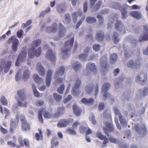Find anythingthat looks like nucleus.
Masks as SVG:
<instances>
[{
	"instance_id": "69168bd1",
	"label": "nucleus",
	"mask_w": 148,
	"mask_h": 148,
	"mask_svg": "<svg viewBox=\"0 0 148 148\" xmlns=\"http://www.w3.org/2000/svg\"><path fill=\"white\" fill-rule=\"evenodd\" d=\"M130 115L131 118H133L134 116L136 115V111L135 109L134 108L133 109H131L130 110Z\"/></svg>"
},
{
	"instance_id": "6e6552de",
	"label": "nucleus",
	"mask_w": 148,
	"mask_h": 148,
	"mask_svg": "<svg viewBox=\"0 0 148 148\" xmlns=\"http://www.w3.org/2000/svg\"><path fill=\"white\" fill-rule=\"evenodd\" d=\"M110 87V84L108 82H106L103 84L102 87V92L104 94L103 95L104 97L106 98L109 97L110 94L107 92Z\"/></svg>"
},
{
	"instance_id": "5701e85b",
	"label": "nucleus",
	"mask_w": 148,
	"mask_h": 148,
	"mask_svg": "<svg viewBox=\"0 0 148 148\" xmlns=\"http://www.w3.org/2000/svg\"><path fill=\"white\" fill-rule=\"evenodd\" d=\"M104 37L105 35L103 32L101 31H100L97 32L95 38L98 42H100L104 40Z\"/></svg>"
},
{
	"instance_id": "20e7f679",
	"label": "nucleus",
	"mask_w": 148,
	"mask_h": 148,
	"mask_svg": "<svg viewBox=\"0 0 148 148\" xmlns=\"http://www.w3.org/2000/svg\"><path fill=\"white\" fill-rule=\"evenodd\" d=\"M41 52L42 48L41 47H38L36 50L34 47H32V48L28 50V55L29 58H32L35 56L37 57L39 56Z\"/></svg>"
},
{
	"instance_id": "a878e982",
	"label": "nucleus",
	"mask_w": 148,
	"mask_h": 148,
	"mask_svg": "<svg viewBox=\"0 0 148 148\" xmlns=\"http://www.w3.org/2000/svg\"><path fill=\"white\" fill-rule=\"evenodd\" d=\"M86 69L91 72H95L96 71V66L93 63H88L86 65Z\"/></svg>"
},
{
	"instance_id": "2eb2a0df",
	"label": "nucleus",
	"mask_w": 148,
	"mask_h": 148,
	"mask_svg": "<svg viewBox=\"0 0 148 148\" xmlns=\"http://www.w3.org/2000/svg\"><path fill=\"white\" fill-rule=\"evenodd\" d=\"M13 40V45L12 46V49L13 51L16 52L17 50V46L19 43L18 40L14 36H13L10 38L8 40L9 42H11Z\"/></svg>"
},
{
	"instance_id": "37998d69",
	"label": "nucleus",
	"mask_w": 148,
	"mask_h": 148,
	"mask_svg": "<svg viewBox=\"0 0 148 148\" xmlns=\"http://www.w3.org/2000/svg\"><path fill=\"white\" fill-rule=\"evenodd\" d=\"M74 129L73 128H69L66 129V132L71 135H76L77 133Z\"/></svg>"
},
{
	"instance_id": "423d86ee",
	"label": "nucleus",
	"mask_w": 148,
	"mask_h": 148,
	"mask_svg": "<svg viewBox=\"0 0 148 148\" xmlns=\"http://www.w3.org/2000/svg\"><path fill=\"white\" fill-rule=\"evenodd\" d=\"M147 80V75L144 73H140L138 74L136 77V80L142 85H145Z\"/></svg>"
},
{
	"instance_id": "c85d7f7f",
	"label": "nucleus",
	"mask_w": 148,
	"mask_h": 148,
	"mask_svg": "<svg viewBox=\"0 0 148 148\" xmlns=\"http://www.w3.org/2000/svg\"><path fill=\"white\" fill-rule=\"evenodd\" d=\"M94 85L93 84L88 85L86 86L85 90L86 93L88 94H91L94 89Z\"/></svg>"
},
{
	"instance_id": "7c9ffc66",
	"label": "nucleus",
	"mask_w": 148,
	"mask_h": 148,
	"mask_svg": "<svg viewBox=\"0 0 148 148\" xmlns=\"http://www.w3.org/2000/svg\"><path fill=\"white\" fill-rule=\"evenodd\" d=\"M57 139L58 138L56 136L52 138L51 141V148H54V146L56 147L58 145L59 142Z\"/></svg>"
},
{
	"instance_id": "bb28decb",
	"label": "nucleus",
	"mask_w": 148,
	"mask_h": 148,
	"mask_svg": "<svg viewBox=\"0 0 148 148\" xmlns=\"http://www.w3.org/2000/svg\"><path fill=\"white\" fill-rule=\"evenodd\" d=\"M73 108L74 113L76 116H78L81 115L82 110L77 105H74L73 107Z\"/></svg>"
},
{
	"instance_id": "de8ad7c7",
	"label": "nucleus",
	"mask_w": 148,
	"mask_h": 148,
	"mask_svg": "<svg viewBox=\"0 0 148 148\" xmlns=\"http://www.w3.org/2000/svg\"><path fill=\"white\" fill-rule=\"evenodd\" d=\"M88 128V126L84 127L83 125H80L79 127V130L81 133L85 132Z\"/></svg>"
},
{
	"instance_id": "2f4dec72",
	"label": "nucleus",
	"mask_w": 148,
	"mask_h": 148,
	"mask_svg": "<svg viewBox=\"0 0 148 148\" xmlns=\"http://www.w3.org/2000/svg\"><path fill=\"white\" fill-rule=\"evenodd\" d=\"M130 15L132 16L140 19L141 18V14L139 12L137 11H132L130 13Z\"/></svg>"
},
{
	"instance_id": "bf43d9fd",
	"label": "nucleus",
	"mask_w": 148,
	"mask_h": 148,
	"mask_svg": "<svg viewBox=\"0 0 148 148\" xmlns=\"http://www.w3.org/2000/svg\"><path fill=\"white\" fill-rule=\"evenodd\" d=\"M23 31L22 29H19L17 32V36L18 38H20L23 35Z\"/></svg>"
},
{
	"instance_id": "864d4df0",
	"label": "nucleus",
	"mask_w": 148,
	"mask_h": 148,
	"mask_svg": "<svg viewBox=\"0 0 148 148\" xmlns=\"http://www.w3.org/2000/svg\"><path fill=\"white\" fill-rule=\"evenodd\" d=\"M100 47L101 46L99 45L94 44L92 46L93 50L96 52L99 51L100 49Z\"/></svg>"
},
{
	"instance_id": "6ab92c4d",
	"label": "nucleus",
	"mask_w": 148,
	"mask_h": 148,
	"mask_svg": "<svg viewBox=\"0 0 148 148\" xmlns=\"http://www.w3.org/2000/svg\"><path fill=\"white\" fill-rule=\"evenodd\" d=\"M12 64V62L10 61H7L4 67L2 65H0V70L2 71L4 68V71L5 73H7L9 70Z\"/></svg>"
},
{
	"instance_id": "58836bf2",
	"label": "nucleus",
	"mask_w": 148,
	"mask_h": 148,
	"mask_svg": "<svg viewBox=\"0 0 148 148\" xmlns=\"http://www.w3.org/2000/svg\"><path fill=\"white\" fill-rule=\"evenodd\" d=\"M39 110H42V114L44 113L43 116L45 118L49 119L51 117V115L50 113L48 111L45 110L43 108H41Z\"/></svg>"
},
{
	"instance_id": "a211bd4d",
	"label": "nucleus",
	"mask_w": 148,
	"mask_h": 148,
	"mask_svg": "<svg viewBox=\"0 0 148 148\" xmlns=\"http://www.w3.org/2000/svg\"><path fill=\"white\" fill-rule=\"evenodd\" d=\"M52 73L53 71L50 69H48L47 72L45 81L47 86H49L50 85Z\"/></svg>"
},
{
	"instance_id": "1a4fd4ad",
	"label": "nucleus",
	"mask_w": 148,
	"mask_h": 148,
	"mask_svg": "<svg viewBox=\"0 0 148 148\" xmlns=\"http://www.w3.org/2000/svg\"><path fill=\"white\" fill-rule=\"evenodd\" d=\"M115 29L119 32H122L123 34L126 32V29L124 25L121 21L117 20L115 24Z\"/></svg>"
},
{
	"instance_id": "338daca9",
	"label": "nucleus",
	"mask_w": 148,
	"mask_h": 148,
	"mask_svg": "<svg viewBox=\"0 0 148 148\" xmlns=\"http://www.w3.org/2000/svg\"><path fill=\"white\" fill-rule=\"evenodd\" d=\"M126 10H122L121 11L122 14V19L125 18L127 16V12Z\"/></svg>"
},
{
	"instance_id": "603ef678",
	"label": "nucleus",
	"mask_w": 148,
	"mask_h": 148,
	"mask_svg": "<svg viewBox=\"0 0 148 148\" xmlns=\"http://www.w3.org/2000/svg\"><path fill=\"white\" fill-rule=\"evenodd\" d=\"M99 85L98 84H97L94 88V95L95 97V98H96L97 96V95L99 91Z\"/></svg>"
},
{
	"instance_id": "9b49d317",
	"label": "nucleus",
	"mask_w": 148,
	"mask_h": 148,
	"mask_svg": "<svg viewBox=\"0 0 148 148\" xmlns=\"http://www.w3.org/2000/svg\"><path fill=\"white\" fill-rule=\"evenodd\" d=\"M45 56L47 59L51 62H55L56 60V54L53 53L51 49H49L47 51Z\"/></svg>"
},
{
	"instance_id": "e433bc0d",
	"label": "nucleus",
	"mask_w": 148,
	"mask_h": 148,
	"mask_svg": "<svg viewBox=\"0 0 148 148\" xmlns=\"http://www.w3.org/2000/svg\"><path fill=\"white\" fill-rule=\"evenodd\" d=\"M33 78L34 81L37 83L42 82L43 79L42 78L40 77L37 74H34L33 76Z\"/></svg>"
},
{
	"instance_id": "f257e3e1",
	"label": "nucleus",
	"mask_w": 148,
	"mask_h": 148,
	"mask_svg": "<svg viewBox=\"0 0 148 148\" xmlns=\"http://www.w3.org/2000/svg\"><path fill=\"white\" fill-rule=\"evenodd\" d=\"M17 95L18 98H17V103L21 107H26L27 106V103L25 101L26 99V95L25 91L23 90H19L17 91Z\"/></svg>"
},
{
	"instance_id": "09e8293b",
	"label": "nucleus",
	"mask_w": 148,
	"mask_h": 148,
	"mask_svg": "<svg viewBox=\"0 0 148 148\" xmlns=\"http://www.w3.org/2000/svg\"><path fill=\"white\" fill-rule=\"evenodd\" d=\"M78 14L79 13L77 12H74L72 14V17L74 23H75L76 22Z\"/></svg>"
},
{
	"instance_id": "39448f33",
	"label": "nucleus",
	"mask_w": 148,
	"mask_h": 148,
	"mask_svg": "<svg viewBox=\"0 0 148 148\" xmlns=\"http://www.w3.org/2000/svg\"><path fill=\"white\" fill-rule=\"evenodd\" d=\"M20 120L21 122L22 130L24 131H29L30 130V125L28 122L25 116L23 114L20 116Z\"/></svg>"
},
{
	"instance_id": "aec40b11",
	"label": "nucleus",
	"mask_w": 148,
	"mask_h": 148,
	"mask_svg": "<svg viewBox=\"0 0 148 148\" xmlns=\"http://www.w3.org/2000/svg\"><path fill=\"white\" fill-rule=\"evenodd\" d=\"M58 35L60 37H64L66 33V29L61 23L59 24V29L58 31Z\"/></svg>"
},
{
	"instance_id": "c9c22d12",
	"label": "nucleus",
	"mask_w": 148,
	"mask_h": 148,
	"mask_svg": "<svg viewBox=\"0 0 148 148\" xmlns=\"http://www.w3.org/2000/svg\"><path fill=\"white\" fill-rule=\"evenodd\" d=\"M119 118L120 123L123 126L127 125V124L126 120L125 119L124 117L123 116L122 114H120Z\"/></svg>"
},
{
	"instance_id": "8fccbe9b",
	"label": "nucleus",
	"mask_w": 148,
	"mask_h": 148,
	"mask_svg": "<svg viewBox=\"0 0 148 148\" xmlns=\"http://www.w3.org/2000/svg\"><path fill=\"white\" fill-rule=\"evenodd\" d=\"M64 87L65 86L64 84L61 85L60 87L58 88L57 92L61 94H62L64 89Z\"/></svg>"
},
{
	"instance_id": "f8f14e48",
	"label": "nucleus",
	"mask_w": 148,
	"mask_h": 148,
	"mask_svg": "<svg viewBox=\"0 0 148 148\" xmlns=\"http://www.w3.org/2000/svg\"><path fill=\"white\" fill-rule=\"evenodd\" d=\"M27 56V51L25 49L21 51L18 56L17 59L16 60L15 65L17 66H19L20 65L19 62H23Z\"/></svg>"
},
{
	"instance_id": "f3484780",
	"label": "nucleus",
	"mask_w": 148,
	"mask_h": 148,
	"mask_svg": "<svg viewBox=\"0 0 148 148\" xmlns=\"http://www.w3.org/2000/svg\"><path fill=\"white\" fill-rule=\"evenodd\" d=\"M70 123V121L67 119H60L57 124V126L58 127L62 128L66 127Z\"/></svg>"
},
{
	"instance_id": "72a5a7b5",
	"label": "nucleus",
	"mask_w": 148,
	"mask_h": 148,
	"mask_svg": "<svg viewBox=\"0 0 148 148\" xmlns=\"http://www.w3.org/2000/svg\"><path fill=\"white\" fill-rule=\"evenodd\" d=\"M81 67V65L78 62H75L72 64V67L75 71L79 70Z\"/></svg>"
},
{
	"instance_id": "0eeeda50",
	"label": "nucleus",
	"mask_w": 148,
	"mask_h": 148,
	"mask_svg": "<svg viewBox=\"0 0 148 148\" xmlns=\"http://www.w3.org/2000/svg\"><path fill=\"white\" fill-rule=\"evenodd\" d=\"M81 83V82L79 78L76 79L75 83L72 90V93L73 95H78L79 94L80 91L79 88Z\"/></svg>"
},
{
	"instance_id": "13d9d810",
	"label": "nucleus",
	"mask_w": 148,
	"mask_h": 148,
	"mask_svg": "<svg viewBox=\"0 0 148 148\" xmlns=\"http://www.w3.org/2000/svg\"><path fill=\"white\" fill-rule=\"evenodd\" d=\"M88 54L81 53L78 56V58L81 60H84L86 59Z\"/></svg>"
},
{
	"instance_id": "4468645a",
	"label": "nucleus",
	"mask_w": 148,
	"mask_h": 148,
	"mask_svg": "<svg viewBox=\"0 0 148 148\" xmlns=\"http://www.w3.org/2000/svg\"><path fill=\"white\" fill-rule=\"evenodd\" d=\"M141 63L140 60H137L134 63L133 60H130L127 63V66L132 68H137L140 67Z\"/></svg>"
},
{
	"instance_id": "49530a36",
	"label": "nucleus",
	"mask_w": 148,
	"mask_h": 148,
	"mask_svg": "<svg viewBox=\"0 0 148 148\" xmlns=\"http://www.w3.org/2000/svg\"><path fill=\"white\" fill-rule=\"evenodd\" d=\"M0 101L1 103L3 105L7 106L8 105V101L4 96H3L2 97Z\"/></svg>"
},
{
	"instance_id": "473e14b6",
	"label": "nucleus",
	"mask_w": 148,
	"mask_h": 148,
	"mask_svg": "<svg viewBox=\"0 0 148 148\" xmlns=\"http://www.w3.org/2000/svg\"><path fill=\"white\" fill-rule=\"evenodd\" d=\"M30 75V72L29 70L27 69L25 70L23 72V79L25 81H27L29 78Z\"/></svg>"
},
{
	"instance_id": "a19ab883",
	"label": "nucleus",
	"mask_w": 148,
	"mask_h": 148,
	"mask_svg": "<svg viewBox=\"0 0 148 148\" xmlns=\"http://www.w3.org/2000/svg\"><path fill=\"white\" fill-rule=\"evenodd\" d=\"M86 21L87 23L91 24L95 23L96 20L95 17L88 16L86 18Z\"/></svg>"
},
{
	"instance_id": "4d7b16f0",
	"label": "nucleus",
	"mask_w": 148,
	"mask_h": 148,
	"mask_svg": "<svg viewBox=\"0 0 148 148\" xmlns=\"http://www.w3.org/2000/svg\"><path fill=\"white\" fill-rule=\"evenodd\" d=\"M96 137L101 140H103L104 139L105 136L102 135L100 132H97L96 134Z\"/></svg>"
},
{
	"instance_id": "c756f323",
	"label": "nucleus",
	"mask_w": 148,
	"mask_h": 148,
	"mask_svg": "<svg viewBox=\"0 0 148 148\" xmlns=\"http://www.w3.org/2000/svg\"><path fill=\"white\" fill-rule=\"evenodd\" d=\"M39 133H36L35 134V137L37 141L42 140L43 139V136L42 130L39 128L38 130Z\"/></svg>"
},
{
	"instance_id": "c03bdc74",
	"label": "nucleus",
	"mask_w": 148,
	"mask_h": 148,
	"mask_svg": "<svg viewBox=\"0 0 148 148\" xmlns=\"http://www.w3.org/2000/svg\"><path fill=\"white\" fill-rule=\"evenodd\" d=\"M41 43V41L40 39H37L34 41L32 43L33 46L35 47H36L40 45Z\"/></svg>"
},
{
	"instance_id": "f03ea898",
	"label": "nucleus",
	"mask_w": 148,
	"mask_h": 148,
	"mask_svg": "<svg viewBox=\"0 0 148 148\" xmlns=\"http://www.w3.org/2000/svg\"><path fill=\"white\" fill-rule=\"evenodd\" d=\"M74 35L70 40L66 41L64 43V49H62V51L63 53V57L67 56L69 54L68 53L71 49L72 48L74 41Z\"/></svg>"
},
{
	"instance_id": "6e6d98bb",
	"label": "nucleus",
	"mask_w": 148,
	"mask_h": 148,
	"mask_svg": "<svg viewBox=\"0 0 148 148\" xmlns=\"http://www.w3.org/2000/svg\"><path fill=\"white\" fill-rule=\"evenodd\" d=\"M65 20L67 23H70L71 21V18L69 14H67L65 15Z\"/></svg>"
},
{
	"instance_id": "b1692460",
	"label": "nucleus",
	"mask_w": 148,
	"mask_h": 148,
	"mask_svg": "<svg viewBox=\"0 0 148 148\" xmlns=\"http://www.w3.org/2000/svg\"><path fill=\"white\" fill-rule=\"evenodd\" d=\"M81 102L84 104L92 106L94 104L95 100L92 98L88 99L84 98L82 99Z\"/></svg>"
},
{
	"instance_id": "79ce46f5",
	"label": "nucleus",
	"mask_w": 148,
	"mask_h": 148,
	"mask_svg": "<svg viewBox=\"0 0 148 148\" xmlns=\"http://www.w3.org/2000/svg\"><path fill=\"white\" fill-rule=\"evenodd\" d=\"M18 141L19 144V145H17L16 148H20L21 147H23L24 146V144L23 142V140L22 136H20L18 138Z\"/></svg>"
},
{
	"instance_id": "ddd939ff",
	"label": "nucleus",
	"mask_w": 148,
	"mask_h": 148,
	"mask_svg": "<svg viewBox=\"0 0 148 148\" xmlns=\"http://www.w3.org/2000/svg\"><path fill=\"white\" fill-rule=\"evenodd\" d=\"M143 32V35H141L139 38V41L140 42L148 40V25L144 26Z\"/></svg>"
},
{
	"instance_id": "052dcab7",
	"label": "nucleus",
	"mask_w": 148,
	"mask_h": 148,
	"mask_svg": "<svg viewBox=\"0 0 148 148\" xmlns=\"http://www.w3.org/2000/svg\"><path fill=\"white\" fill-rule=\"evenodd\" d=\"M80 124V123L78 121H75L74 122L72 125V128L73 129H76L77 128L78 126Z\"/></svg>"
},
{
	"instance_id": "412c9836",
	"label": "nucleus",
	"mask_w": 148,
	"mask_h": 148,
	"mask_svg": "<svg viewBox=\"0 0 148 148\" xmlns=\"http://www.w3.org/2000/svg\"><path fill=\"white\" fill-rule=\"evenodd\" d=\"M65 108L64 106L58 107L56 112L53 115V117L55 118H57L63 115L64 112Z\"/></svg>"
},
{
	"instance_id": "f704fd0d",
	"label": "nucleus",
	"mask_w": 148,
	"mask_h": 148,
	"mask_svg": "<svg viewBox=\"0 0 148 148\" xmlns=\"http://www.w3.org/2000/svg\"><path fill=\"white\" fill-rule=\"evenodd\" d=\"M18 123H16L15 121H11L10 125V133L13 132L16 129V127L18 125Z\"/></svg>"
},
{
	"instance_id": "680f3d73",
	"label": "nucleus",
	"mask_w": 148,
	"mask_h": 148,
	"mask_svg": "<svg viewBox=\"0 0 148 148\" xmlns=\"http://www.w3.org/2000/svg\"><path fill=\"white\" fill-rule=\"evenodd\" d=\"M24 145L26 147H29L30 146V142L29 140L27 138H25L23 139Z\"/></svg>"
},
{
	"instance_id": "3c124183",
	"label": "nucleus",
	"mask_w": 148,
	"mask_h": 148,
	"mask_svg": "<svg viewBox=\"0 0 148 148\" xmlns=\"http://www.w3.org/2000/svg\"><path fill=\"white\" fill-rule=\"evenodd\" d=\"M53 97L54 99L57 101H60L62 99V97L60 95L55 93L53 94Z\"/></svg>"
},
{
	"instance_id": "4c0bfd02",
	"label": "nucleus",
	"mask_w": 148,
	"mask_h": 148,
	"mask_svg": "<svg viewBox=\"0 0 148 148\" xmlns=\"http://www.w3.org/2000/svg\"><path fill=\"white\" fill-rule=\"evenodd\" d=\"M118 59V56L116 54L114 53L111 54L110 56V62L112 64H114Z\"/></svg>"
},
{
	"instance_id": "9d476101",
	"label": "nucleus",
	"mask_w": 148,
	"mask_h": 148,
	"mask_svg": "<svg viewBox=\"0 0 148 148\" xmlns=\"http://www.w3.org/2000/svg\"><path fill=\"white\" fill-rule=\"evenodd\" d=\"M104 125L106 126L107 128L103 126V130L106 134L108 136L109 135V132H112L114 131V126L112 124L108 122H105Z\"/></svg>"
},
{
	"instance_id": "a18cd8bd",
	"label": "nucleus",
	"mask_w": 148,
	"mask_h": 148,
	"mask_svg": "<svg viewBox=\"0 0 148 148\" xmlns=\"http://www.w3.org/2000/svg\"><path fill=\"white\" fill-rule=\"evenodd\" d=\"M42 110H39L38 114V119L40 122L43 123V120L42 117Z\"/></svg>"
},
{
	"instance_id": "393cba45",
	"label": "nucleus",
	"mask_w": 148,
	"mask_h": 148,
	"mask_svg": "<svg viewBox=\"0 0 148 148\" xmlns=\"http://www.w3.org/2000/svg\"><path fill=\"white\" fill-rule=\"evenodd\" d=\"M58 28V25L56 23H53L51 27H47L46 31L47 32L50 33L55 32L57 31Z\"/></svg>"
},
{
	"instance_id": "5fc2aeb1",
	"label": "nucleus",
	"mask_w": 148,
	"mask_h": 148,
	"mask_svg": "<svg viewBox=\"0 0 148 148\" xmlns=\"http://www.w3.org/2000/svg\"><path fill=\"white\" fill-rule=\"evenodd\" d=\"M85 18V17L84 16L82 17L79 20V21L77 22L76 27V29H77L79 27L80 25H81V24L82 23L83 21H84V20Z\"/></svg>"
},
{
	"instance_id": "4be33fe9",
	"label": "nucleus",
	"mask_w": 148,
	"mask_h": 148,
	"mask_svg": "<svg viewBox=\"0 0 148 148\" xmlns=\"http://www.w3.org/2000/svg\"><path fill=\"white\" fill-rule=\"evenodd\" d=\"M36 68L37 71L41 76H44L45 74V71L43 66L40 63L38 62L37 64Z\"/></svg>"
},
{
	"instance_id": "774afa93",
	"label": "nucleus",
	"mask_w": 148,
	"mask_h": 148,
	"mask_svg": "<svg viewBox=\"0 0 148 148\" xmlns=\"http://www.w3.org/2000/svg\"><path fill=\"white\" fill-rule=\"evenodd\" d=\"M142 95L144 97L148 95V88L146 87L144 88L142 92Z\"/></svg>"
},
{
	"instance_id": "0e129e2a",
	"label": "nucleus",
	"mask_w": 148,
	"mask_h": 148,
	"mask_svg": "<svg viewBox=\"0 0 148 148\" xmlns=\"http://www.w3.org/2000/svg\"><path fill=\"white\" fill-rule=\"evenodd\" d=\"M97 17L99 18V23L102 25L103 22V17L100 14H98Z\"/></svg>"
},
{
	"instance_id": "cd10ccee",
	"label": "nucleus",
	"mask_w": 148,
	"mask_h": 148,
	"mask_svg": "<svg viewBox=\"0 0 148 148\" xmlns=\"http://www.w3.org/2000/svg\"><path fill=\"white\" fill-rule=\"evenodd\" d=\"M64 72V67L61 66L56 71L54 77H57L59 76H62L63 75Z\"/></svg>"
},
{
	"instance_id": "ea45409f",
	"label": "nucleus",
	"mask_w": 148,
	"mask_h": 148,
	"mask_svg": "<svg viewBox=\"0 0 148 148\" xmlns=\"http://www.w3.org/2000/svg\"><path fill=\"white\" fill-rule=\"evenodd\" d=\"M113 40L115 44H117L119 41L118 38V34L116 32H114L112 36Z\"/></svg>"
},
{
	"instance_id": "e2e57ef3",
	"label": "nucleus",
	"mask_w": 148,
	"mask_h": 148,
	"mask_svg": "<svg viewBox=\"0 0 148 148\" xmlns=\"http://www.w3.org/2000/svg\"><path fill=\"white\" fill-rule=\"evenodd\" d=\"M7 145H9L11 147H16L17 145H16L15 143L11 141H8L7 142Z\"/></svg>"
},
{
	"instance_id": "dca6fc26",
	"label": "nucleus",
	"mask_w": 148,
	"mask_h": 148,
	"mask_svg": "<svg viewBox=\"0 0 148 148\" xmlns=\"http://www.w3.org/2000/svg\"><path fill=\"white\" fill-rule=\"evenodd\" d=\"M135 128L137 132L140 134L144 135L147 133L146 127L143 124H141L140 127L138 125H135Z\"/></svg>"
},
{
	"instance_id": "7ed1b4c3",
	"label": "nucleus",
	"mask_w": 148,
	"mask_h": 148,
	"mask_svg": "<svg viewBox=\"0 0 148 148\" xmlns=\"http://www.w3.org/2000/svg\"><path fill=\"white\" fill-rule=\"evenodd\" d=\"M108 62L107 59L106 57H102L100 59L101 72L103 75H104V74L108 71L109 66L108 65Z\"/></svg>"
}]
</instances>
